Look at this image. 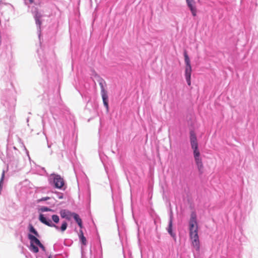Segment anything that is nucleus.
<instances>
[{
  "mask_svg": "<svg viewBox=\"0 0 258 258\" xmlns=\"http://www.w3.org/2000/svg\"><path fill=\"white\" fill-rule=\"evenodd\" d=\"M189 236L192 246L196 250L200 249V241L198 235V225L197 221V215L195 212L190 215L189 221Z\"/></svg>",
  "mask_w": 258,
  "mask_h": 258,
  "instance_id": "obj_1",
  "label": "nucleus"
},
{
  "mask_svg": "<svg viewBox=\"0 0 258 258\" xmlns=\"http://www.w3.org/2000/svg\"><path fill=\"white\" fill-rule=\"evenodd\" d=\"M184 57L185 62V70L184 75L185 77L186 81L188 86L191 85V75L192 72L191 66L190 64V59L188 56L187 52H184Z\"/></svg>",
  "mask_w": 258,
  "mask_h": 258,
  "instance_id": "obj_2",
  "label": "nucleus"
},
{
  "mask_svg": "<svg viewBox=\"0 0 258 258\" xmlns=\"http://www.w3.org/2000/svg\"><path fill=\"white\" fill-rule=\"evenodd\" d=\"M28 238L30 240V249L34 253H37L39 251L38 247L35 245V244L39 246L43 251H45L46 250L45 247L36 237L29 234L28 235Z\"/></svg>",
  "mask_w": 258,
  "mask_h": 258,
  "instance_id": "obj_3",
  "label": "nucleus"
},
{
  "mask_svg": "<svg viewBox=\"0 0 258 258\" xmlns=\"http://www.w3.org/2000/svg\"><path fill=\"white\" fill-rule=\"evenodd\" d=\"M99 85L100 86L101 88V96L102 98L103 104L105 107L106 108L107 110H108L109 105H108V95L107 93V91L105 90L103 83L100 82L99 83Z\"/></svg>",
  "mask_w": 258,
  "mask_h": 258,
  "instance_id": "obj_4",
  "label": "nucleus"
},
{
  "mask_svg": "<svg viewBox=\"0 0 258 258\" xmlns=\"http://www.w3.org/2000/svg\"><path fill=\"white\" fill-rule=\"evenodd\" d=\"M53 182L55 187L57 188H61L64 185V181L59 175H54Z\"/></svg>",
  "mask_w": 258,
  "mask_h": 258,
  "instance_id": "obj_5",
  "label": "nucleus"
},
{
  "mask_svg": "<svg viewBox=\"0 0 258 258\" xmlns=\"http://www.w3.org/2000/svg\"><path fill=\"white\" fill-rule=\"evenodd\" d=\"M194 155L198 170L201 173H202L203 171L204 166L202 163V159L200 156V152H196L195 153H194Z\"/></svg>",
  "mask_w": 258,
  "mask_h": 258,
  "instance_id": "obj_6",
  "label": "nucleus"
},
{
  "mask_svg": "<svg viewBox=\"0 0 258 258\" xmlns=\"http://www.w3.org/2000/svg\"><path fill=\"white\" fill-rule=\"evenodd\" d=\"M39 220L43 224L51 227H55L56 229H58V227L54 224L50 220H47L43 215L40 214L39 216Z\"/></svg>",
  "mask_w": 258,
  "mask_h": 258,
  "instance_id": "obj_7",
  "label": "nucleus"
},
{
  "mask_svg": "<svg viewBox=\"0 0 258 258\" xmlns=\"http://www.w3.org/2000/svg\"><path fill=\"white\" fill-rule=\"evenodd\" d=\"M187 6L189 8L193 16L197 15V8L194 0H186Z\"/></svg>",
  "mask_w": 258,
  "mask_h": 258,
  "instance_id": "obj_8",
  "label": "nucleus"
},
{
  "mask_svg": "<svg viewBox=\"0 0 258 258\" xmlns=\"http://www.w3.org/2000/svg\"><path fill=\"white\" fill-rule=\"evenodd\" d=\"M60 216L62 218H66L68 220H70L73 216V213H71L67 210H62L60 212Z\"/></svg>",
  "mask_w": 258,
  "mask_h": 258,
  "instance_id": "obj_9",
  "label": "nucleus"
},
{
  "mask_svg": "<svg viewBox=\"0 0 258 258\" xmlns=\"http://www.w3.org/2000/svg\"><path fill=\"white\" fill-rule=\"evenodd\" d=\"M167 231L173 238L175 239L176 235L172 231V218L171 217L169 220L168 227L167 228Z\"/></svg>",
  "mask_w": 258,
  "mask_h": 258,
  "instance_id": "obj_10",
  "label": "nucleus"
},
{
  "mask_svg": "<svg viewBox=\"0 0 258 258\" xmlns=\"http://www.w3.org/2000/svg\"><path fill=\"white\" fill-rule=\"evenodd\" d=\"M76 222L78 223V225L81 228H82L83 227V224H82V221L81 219L79 217V216L75 213H73V216H72Z\"/></svg>",
  "mask_w": 258,
  "mask_h": 258,
  "instance_id": "obj_11",
  "label": "nucleus"
},
{
  "mask_svg": "<svg viewBox=\"0 0 258 258\" xmlns=\"http://www.w3.org/2000/svg\"><path fill=\"white\" fill-rule=\"evenodd\" d=\"M79 236L82 244L86 245L87 244V240L86 237L84 236V234L82 230H80L79 231Z\"/></svg>",
  "mask_w": 258,
  "mask_h": 258,
  "instance_id": "obj_12",
  "label": "nucleus"
},
{
  "mask_svg": "<svg viewBox=\"0 0 258 258\" xmlns=\"http://www.w3.org/2000/svg\"><path fill=\"white\" fill-rule=\"evenodd\" d=\"M192 149L194 150V153L196 152H200L198 150V145L197 141L190 142Z\"/></svg>",
  "mask_w": 258,
  "mask_h": 258,
  "instance_id": "obj_13",
  "label": "nucleus"
},
{
  "mask_svg": "<svg viewBox=\"0 0 258 258\" xmlns=\"http://www.w3.org/2000/svg\"><path fill=\"white\" fill-rule=\"evenodd\" d=\"M41 18V15L40 13L38 12H37L35 16V20L36 21V23L39 25V26H40L41 24V22L40 21V19Z\"/></svg>",
  "mask_w": 258,
  "mask_h": 258,
  "instance_id": "obj_14",
  "label": "nucleus"
},
{
  "mask_svg": "<svg viewBox=\"0 0 258 258\" xmlns=\"http://www.w3.org/2000/svg\"><path fill=\"white\" fill-rule=\"evenodd\" d=\"M4 177H5V171H3L2 174V177H1V178L0 180V195L1 194V191H2V188H3V181L4 179Z\"/></svg>",
  "mask_w": 258,
  "mask_h": 258,
  "instance_id": "obj_15",
  "label": "nucleus"
},
{
  "mask_svg": "<svg viewBox=\"0 0 258 258\" xmlns=\"http://www.w3.org/2000/svg\"><path fill=\"white\" fill-rule=\"evenodd\" d=\"M190 142L197 141L196 136L194 132L190 133Z\"/></svg>",
  "mask_w": 258,
  "mask_h": 258,
  "instance_id": "obj_16",
  "label": "nucleus"
},
{
  "mask_svg": "<svg viewBox=\"0 0 258 258\" xmlns=\"http://www.w3.org/2000/svg\"><path fill=\"white\" fill-rule=\"evenodd\" d=\"M52 219L56 223H57L59 220V217L56 215H53L52 216Z\"/></svg>",
  "mask_w": 258,
  "mask_h": 258,
  "instance_id": "obj_17",
  "label": "nucleus"
},
{
  "mask_svg": "<svg viewBox=\"0 0 258 258\" xmlns=\"http://www.w3.org/2000/svg\"><path fill=\"white\" fill-rule=\"evenodd\" d=\"M67 226H68L67 223L66 222H63L61 225V227H60L61 230L62 231H64V230H66L67 229Z\"/></svg>",
  "mask_w": 258,
  "mask_h": 258,
  "instance_id": "obj_18",
  "label": "nucleus"
},
{
  "mask_svg": "<svg viewBox=\"0 0 258 258\" xmlns=\"http://www.w3.org/2000/svg\"><path fill=\"white\" fill-rule=\"evenodd\" d=\"M29 230L32 233H34L35 231H36L35 230V229L34 228V227L31 225V224H30L29 225Z\"/></svg>",
  "mask_w": 258,
  "mask_h": 258,
  "instance_id": "obj_19",
  "label": "nucleus"
},
{
  "mask_svg": "<svg viewBox=\"0 0 258 258\" xmlns=\"http://www.w3.org/2000/svg\"><path fill=\"white\" fill-rule=\"evenodd\" d=\"M41 211L42 212H47V211H51V209H49L47 207H42L41 208Z\"/></svg>",
  "mask_w": 258,
  "mask_h": 258,
  "instance_id": "obj_20",
  "label": "nucleus"
},
{
  "mask_svg": "<svg viewBox=\"0 0 258 258\" xmlns=\"http://www.w3.org/2000/svg\"><path fill=\"white\" fill-rule=\"evenodd\" d=\"M48 199H49V197H46L42 198L41 199L39 200V201H46Z\"/></svg>",
  "mask_w": 258,
  "mask_h": 258,
  "instance_id": "obj_21",
  "label": "nucleus"
},
{
  "mask_svg": "<svg viewBox=\"0 0 258 258\" xmlns=\"http://www.w3.org/2000/svg\"><path fill=\"white\" fill-rule=\"evenodd\" d=\"M33 234L35 235V237H36V236L38 237V236H39V234H38V232H37V231H35L33 233Z\"/></svg>",
  "mask_w": 258,
  "mask_h": 258,
  "instance_id": "obj_22",
  "label": "nucleus"
},
{
  "mask_svg": "<svg viewBox=\"0 0 258 258\" xmlns=\"http://www.w3.org/2000/svg\"><path fill=\"white\" fill-rule=\"evenodd\" d=\"M30 4H32L34 3V0H29Z\"/></svg>",
  "mask_w": 258,
  "mask_h": 258,
  "instance_id": "obj_23",
  "label": "nucleus"
},
{
  "mask_svg": "<svg viewBox=\"0 0 258 258\" xmlns=\"http://www.w3.org/2000/svg\"><path fill=\"white\" fill-rule=\"evenodd\" d=\"M48 258H51V256H49Z\"/></svg>",
  "mask_w": 258,
  "mask_h": 258,
  "instance_id": "obj_24",
  "label": "nucleus"
}]
</instances>
